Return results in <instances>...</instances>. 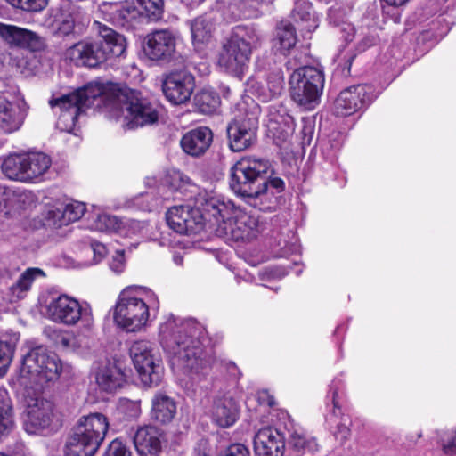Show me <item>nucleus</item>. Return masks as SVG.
Wrapping results in <instances>:
<instances>
[{"label":"nucleus","instance_id":"obj_3","mask_svg":"<svg viewBox=\"0 0 456 456\" xmlns=\"http://www.w3.org/2000/svg\"><path fill=\"white\" fill-rule=\"evenodd\" d=\"M121 91L114 85L90 83L71 94L51 100L49 103L58 115L57 128L68 133L72 132L78 116L98 99L110 112H114L115 95Z\"/></svg>","mask_w":456,"mask_h":456},{"label":"nucleus","instance_id":"obj_25","mask_svg":"<svg viewBox=\"0 0 456 456\" xmlns=\"http://www.w3.org/2000/svg\"><path fill=\"white\" fill-rule=\"evenodd\" d=\"M239 411L237 402L232 396L224 395L217 396L214 400L211 417L216 425L222 428H228L236 422Z\"/></svg>","mask_w":456,"mask_h":456},{"label":"nucleus","instance_id":"obj_37","mask_svg":"<svg viewBox=\"0 0 456 456\" xmlns=\"http://www.w3.org/2000/svg\"><path fill=\"white\" fill-rule=\"evenodd\" d=\"M275 40L283 54L296 45L297 41L296 30L290 22L282 20L277 25Z\"/></svg>","mask_w":456,"mask_h":456},{"label":"nucleus","instance_id":"obj_53","mask_svg":"<svg viewBox=\"0 0 456 456\" xmlns=\"http://www.w3.org/2000/svg\"><path fill=\"white\" fill-rule=\"evenodd\" d=\"M258 400L260 401V403H266L269 406L274 404L273 398L271 397L265 391L258 394Z\"/></svg>","mask_w":456,"mask_h":456},{"label":"nucleus","instance_id":"obj_35","mask_svg":"<svg viewBox=\"0 0 456 456\" xmlns=\"http://www.w3.org/2000/svg\"><path fill=\"white\" fill-rule=\"evenodd\" d=\"M288 445L294 453V456H301L306 452H314L318 448L314 438L307 437L303 432L297 430L289 432Z\"/></svg>","mask_w":456,"mask_h":456},{"label":"nucleus","instance_id":"obj_59","mask_svg":"<svg viewBox=\"0 0 456 456\" xmlns=\"http://www.w3.org/2000/svg\"><path fill=\"white\" fill-rule=\"evenodd\" d=\"M246 104H248V103H247V102H244L240 103V104H239L240 110H245V105H246Z\"/></svg>","mask_w":456,"mask_h":456},{"label":"nucleus","instance_id":"obj_14","mask_svg":"<svg viewBox=\"0 0 456 456\" xmlns=\"http://www.w3.org/2000/svg\"><path fill=\"white\" fill-rule=\"evenodd\" d=\"M259 107L251 101V109L245 117H236L227 126L230 148L241 151L250 147L256 137Z\"/></svg>","mask_w":456,"mask_h":456},{"label":"nucleus","instance_id":"obj_44","mask_svg":"<svg viewBox=\"0 0 456 456\" xmlns=\"http://www.w3.org/2000/svg\"><path fill=\"white\" fill-rule=\"evenodd\" d=\"M12 6L24 12H37L44 10L48 0H6Z\"/></svg>","mask_w":456,"mask_h":456},{"label":"nucleus","instance_id":"obj_57","mask_svg":"<svg viewBox=\"0 0 456 456\" xmlns=\"http://www.w3.org/2000/svg\"><path fill=\"white\" fill-rule=\"evenodd\" d=\"M311 13L309 12H306L302 17V20H311Z\"/></svg>","mask_w":456,"mask_h":456},{"label":"nucleus","instance_id":"obj_28","mask_svg":"<svg viewBox=\"0 0 456 456\" xmlns=\"http://www.w3.org/2000/svg\"><path fill=\"white\" fill-rule=\"evenodd\" d=\"M0 37L11 46L35 47L38 36L26 28L0 22Z\"/></svg>","mask_w":456,"mask_h":456},{"label":"nucleus","instance_id":"obj_54","mask_svg":"<svg viewBox=\"0 0 456 456\" xmlns=\"http://www.w3.org/2000/svg\"><path fill=\"white\" fill-rule=\"evenodd\" d=\"M381 3H385L388 6L401 7L404 5L409 0H380Z\"/></svg>","mask_w":456,"mask_h":456},{"label":"nucleus","instance_id":"obj_7","mask_svg":"<svg viewBox=\"0 0 456 456\" xmlns=\"http://www.w3.org/2000/svg\"><path fill=\"white\" fill-rule=\"evenodd\" d=\"M112 115L126 129H134L155 124L159 119V110L149 100L137 91L124 89L118 92L113 102Z\"/></svg>","mask_w":456,"mask_h":456},{"label":"nucleus","instance_id":"obj_61","mask_svg":"<svg viewBox=\"0 0 456 456\" xmlns=\"http://www.w3.org/2000/svg\"><path fill=\"white\" fill-rule=\"evenodd\" d=\"M416 436H417V438H419L421 436V434L420 433H417Z\"/></svg>","mask_w":456,"mask_h":456},{"label":"nucleus","instance_id":"obj_9","mask_svg":"<svg viewBox=\"0 0 456 456\" xmlns=\"http://www.w3.org/2000/svg\"><path fill=\"white\" fill-rule=\"evenodd\" d=\"M147 295L151 298L150 303L137 296L130 295L128 289L124 290L114 307L115 323L128 332H135L144 327L150 316V307L159 305L154 294L148 291Z\"/></svg>","mask_w":456,"mask_h":456},{"label":"nucleus","instance_id":"obj_22","mask_svg":"<svg viewBox=\"0 0 456 456\" xmlns=\"http://www.w3.org/2000/svg\"><path fill=\"white\" fill-rule=\"evenodd\" d=\"M254 449L256 456H283L285 437L276 428H261L255 435Z\"/></svg>","mask_w":456,"mask_h":456},{"label":"nucleus","instance_id":"obj_24","mask_svg":"<svg viewBox=\"0 0 456 456\" xmlns=\"http://www.w3.org/2000/svg\"><path fill=\"white\" fill-rule=\"evenodd\" d=\"M163 432L152 425L140 427L133 441L137 452L142 456H155L161 451Z\"/></svg>","mask_w":456,"mask_h":456},{"label":"nucleus","instance_id":"obj_36","mask_svg":"<svg viewBox=\"0 0 456 456\" xmlns=\"http://www.w3.org/2000/svg\"><path fill=\"white\" fill-rule=\"evenodd\" d=\"M55 343L63 349L79 352L89 346V334H75L73 332H59Z\"/></svg>","mask_w":456,"mask_h":456},{"label":"nucleus","instance_id":"obj_46","mask_svg":"<svg viewBox=\"0 0 456 456\" xmlns=\"http://www.w3.org/2000/svg\"><path fill=\"white\" fill-rule=\"evenodd\" d=\"M12 346L8 343L0 341V378L7 372L12 362Z\"/></svg>","mask_w":456,"mask_h":456},{"label":"nucleus","instance_id":"obj_62","mask_svg":"<svg viewBox=\"0 0 456 456\" xmlns=\"http://www.w3.org/2000/svg\"><path fill=\"white\" fill-rule=\"evenodd\" d=\"M298 15L299 16V12L298 11H296V14L295 16Z\"/></svg>","mask_w":456,"mask_h":456},{"label":"nucleus","instance_id":"obj_49","mask_svg":"<svg viewBox=\"0 0 456 456\" xmlns=\"http://www.w3.org/2000/svg\"><path fill=\"white\" fill-rule=\"evenodd\" d=\"M442 447L445 454L453 455L456 453V429L442 438Z\"/></svg>","mask_w":456,"mask_h":456},{"label":"nucleus","instance_id":"obj_42","mask_svg":"<svg viewBox=\"0 0 456 456\" xmlns=\"http://www.w3.org/2000/svg\"><path fill=\"white\" fill-rule=\"evenodd\" d=\"M137 4L145 12L152 20H159L164 10L163 0H135Z\"/></svg>","mask_w":456,"mask_h":456},{"label":"nucleus","instance_id":"obj_27","mask_svg":"<svg viewBox=\"0 0 456 456\" xmlns=\"http://www.w3.org/2000/svg\"><path fill=\"white\" fill-rule=\"evenodd\" d=\"M93 26L101 37L98 42L102 44L106 53V61L123 55L126 45V39L122 35L99 21H94Z\"/></svg>","mask_w":456,"mask_h":456},{"label":"nucleus","instance_id":"obj_41","mask_svg":"<svg viewBox=\"0 0 456 456\" xmlns=\"http://www.w3.org/2000/svg\"><path fill=\"white\" fill-rule=\"evenodd\" d=\"M74 16L69 12H61L53 23V31L56 36L65 37L75 31Z\"/></svg>","mask_w":456,"mask_h":456},{"label":"nucleus","instance_id":"obj_20","mask_svg":"<svg viewBox=\"0 0 456 456\" xmlns=\"http://www.w3.org/2000/svg\"><path fill=\"white\" fill-rule=\"evenodd\" d=\"M91 375L99 389L107 393L117 391L126 381L122 370L109 361L94 363Z\"/></svg>","mask_w":456,"mask_h":456},{"label":"nucleus","instance_id":"obj_5","mask_svg":"<svg viewBox=\"0 0 456 456\" xmlns=\"http://www.w3.org/2000/svg\"><path fill=\"white\" fill-rule=\"evenodd\" d=\"M207 213L218 224L224 234L235 241H251L263 232L257 217L235 201H206Z\"/></svg>","mask_w":456,"mask_h":456},{"label":"nucleus","instance_id":"obj_47","mask_svg":"<svg viewBox=\"0 0 456 456\" xmlns=\"http://www.w3.org/2000/svg\"><path fill=\"white\" fill-rule=\"evenodd\" d=\"M218 456H250V452L243 444L236 443L221 451Z\"/></svg>","mask_w":456,"mask_h":456},{"label":"nucleus","instance_id":"obj_6","mask_svg":"<svg viewBox=\"0 0 456 456\" xmlns=\"http://www.w3.org/2000/svg\"><path fill=\"white\" fill-rule=\"evenodd\" d=\"M261 43L262 35L256 27H234L222 46L218 58L219 65L232 72H242L249 63L253 52L261 45Z\"/></svg>","mask_w":456,"mask_h":456},{"label":"nucleus","instance_id":"obj_16","mask_svg":"<svg viewBox=\"0 0 456 456\" xmlns=\"http://www.w3.org/2000/svg\"><path fill=\"white\" fill-rule=\"evenodd\" d=\"M370 90L366 85H356L341 91L334 102V114L346 117L362 110L370 100Z\"/></svg>","mask_w":456,"mask_h":456},{"label":"nucleus","instance_id":"obj_11","mask_svg":"<svg viewBox=\"0 0 456 456\" xmlns=\"http://www.w3.org/2000/svg\"><path fill=\"white\" fill-rule=\"evenodd\" d=\"M47 314L51 321L64 326L71 327L80 323L86 332H90L94 323L89 305L81 304L76 298L64 294L50 301Z\"/></svg>","mask_w":456,"mask_h":456},{"label":"nucleus","instance_id":"obj_26","mask_svg":"<svg viewBox=\"0 0 456 456\" xmlns=\"http://www.w3.org/2000/svg\"><path fill=\"white\" fill-rule=\"evenodd\" d=\"M212 140V131L206 126H200L187 132L182 137L180 144L185 153L198 157L206 152Z\"/></svg>","mask_w":456,"mask_h":456},{"label":"nucleus","instance_id":"obj_58","mask_svg":"<svg viewBox=\"0 0 456 456\" xmlns=\"http://www.w3.org/2000/svg\"><path fill=\"white\" fill-rule=\"evenodd\" d=\"M5 194V190L2 187H0V200H2V197ZM3 200H9V196L6 198H3Z\"/></svg>","mask_w":456,"mask_h":456},{"label":"nucleus","instance_id":"obj_48","mask_svg":"<svg viewBox=\"0 0 456 456\" xmlns=\"http://www.w3.org/2000/svg\"><path fill=\"white\" fill-rule=\"evenodd\" d=\"M104 456H132V454L121 441L115 439L110 444Z\"/></svg>","mask_w":456,"mask_h":456},{"label":"nucleus","instance_id":"obj_10","mask_svg":"<svg viewBox=\"0 0 456 456\" xmlns=\"http://www.w3.org/2000/svg\"><path fill=\"white\" fill-rule=\"evenodd\" d=\"M291 99L305 110H314L320 102L324 86L323 73L311 66L296 69L289 78Z\"/></svg>","mask_w":456,"mask_h":456},{"label":"nucleus","instance_id":"obj_15","mask_svg":"<svg viewBox=\"0 0 456 456\" xmlns=\"http://www.w3.org/2000/svg\"><path fill=\"white\" fill-rule=\"evenodd\" d=\"M176 37L167 29L156 30L147 35L143 51L152 61H169L175 53Z\"/></svg>","mask_w":456,"mask_h":456},{"label":"nucleus","instance_id":"obj_30","mask_svg":"<svg viewBox=\"0 0 456 456\" xmlns=\"http://www.w3.org/2000/svg\"><path fill=\"white\" fill-rule=\"evenodd\" d=\"M176 413V404L173 398L163 393L156 394L151 400V417L153 420L167 424Z\"/></svg>","mask_w":456,"mask_h":456},{"label":"nucleus","instance_id":"obj_38","mask_svg":"<svg viewBox=\"0 0 456 456\" xmlns=\"http://www.w3.org/2000/svg\"><path fill=\"white\" fill-rule=\"evenodd\" d=\"M13 428L11 401L4 388H0V439Z\"/></svg>","mask_w":456,"mask_h":456},{"label":"nucleus","instance_id":"obj_1","mask_svg":"<svg viewBox=\"0 0 456 456\" xmlns=\"http://www.w3.org/2000/svg\"><path fill=\"white\" fill-rule=\"evenodd\" d=\"M71 367L63 364L58 355L48 353L42 346L31 349L21 361V365L12 379L17 390L24 389L26 417L24 428L28 434L52 431L60 427V420L54 412L53 403L39 395H31V390L55 380L62 372H69Z\"/></svg>","mask_w":456,"mask_h":456},{"label":"nucleus","instance_id":"obj_50","mask_svg":"<svg viewBox=\"0 0 456 456\" xmlns=\"http://www.w3.org/2000/svg\"><path fill=\"white\" fill-rule=\"evenodd\" d=\"M110 268L115 273H121L125 270L126 262L123 251H116L109 264Z\"/></svg>","mask_w":456,"mask_h":456},{"label":"nucleus","instance_id":"obj_18","mask_svg":"<svg viewBox=\"0 0 456 456\" xmlns=\"http://www.w3.org/2000/svg\"><path fill=\"white\" fill-rule=\"evenodd\" d=\"M194 89V77L185 72H172L163 82L162 90L166 98L173 104L186 102Z\"/></svg>","mask_w":456,"mask_h":456},{"label":"nucleus","instance_id":"obj_32","mask_svg":"<svg viewBox=\"0 0 456 456\" xmlns=\"http://www.w3.org/2000/svg\"><path fill=\"white\" fill-rule=\"evenodd\" d=\"M26 164V152L13 153L4 159L1 170L11 180L25 182Z\"/></svg>","mask_w":456,"mask_h":456},{"label":"nucleus","instance_id":"obj_23","mask_svg":"<svg viewBox=\"0 0 456 456\" xmlns=\"http://www.w3.org/2000/svg\"><path fill=\"white\" fill-rule=\"evenodd\" d=\"M26 115L25 102H12L0 96V134H11L19 131Z\"/></svg>","mask_w":456,"mask_h":456},{"label":"nucleus","instance_id":"obj_39","mask_svg":"<svg viewBox=\"0 0 456 456\" xmlns=\"http://www.w3.org/2000/svg\"><path fill=\"white\" fill-rule=\"evenodd\" d=\"M195 105L200 112L212 114L220 105L219 96L213 91L203 89L194 98Z\"/></svg>","mask_w":456,"mask_h":456},{"label":"nucleus","instance_id":"obj_34","mask_svg":"<svg viewBox=\"0 0 456 456\" xmlns=\"http://www.w3.org/2000/svg\"><path fill=\"white\" fill-rule=\"evenodd\" d=\"M25 182H32L44 175L51 166V159L42 152H26Z\"/></svg>","mask_w":456,"mask_h":456},{"label":"nucleus","instance_id":"obj_13","mask_svg":"<svg viewBox=\"0 0 456 456\" xmlns=\"http://www.w3.org/2000/svg\"><path fill=\"white\" fill-rule=\"evenodd\" d=\"M130 356L142 382L147 386L159 385L162 367L156 356L154 345L148 340L134 341L130 347Z\"/></svg>","mask_w":456,"mask_h":456},{"label":"nucleus","instance_id":"obj_2","mask_svg":"<svg viewBox=\"0 0 456 456\" xmlns=\"http://www.w3.org/2000/svg\"><path fill=\"white\" fill-rule=\"evenodd\" d=\"M159 339L172 356L174 367L194 376H205L213 363L212 357L204 350L208 340L205 328L194 319H183L173 314L167 316L159 326Z\"/></svg>","mask_w":456,"mask_h":456},{"label":"nucleus","instance_id":"obj_43","mask_svg":"<svg viewBox=\"0 0 456 456\" xmlns=\"http://www.w3.org/2000/svg\"><path fill=\"white\" fill-rule=\"evenodd\" d=\"M262 100L268 102L273 98L280 95L283 90V79L282 77L275 75L273 77H270L266 82V90L263 87Z\"/></svg>","mask_w":456,"mask_h":456},{"label":"nucleus","instance_id":"obj_55","mask_svg":"<svg viewBox=\"0 0 456 456\" xmlns=\"http://www.w3.org/2000/svg\"><path fill=\"white\" fill-rule=\"evenodd\" d=\"M183 256H174V262L177 265H183Z\"/></svg>","mask_w":456,"mask_h":456},{"label":"nucleus","instance_id":"obj_40","mask_svg":"<svg viewBox=\"0 0 456 456\" xmlns=\"http://www.w3.org/2000/svg\"><path fill=\"white\" fill-rule=\"evenodd\" d=\"M165 183L173 191H185L188 190V187H195L186 175L175 168L167 170Z\"/></svg>","mask_w":456,"mask_h":456},{"label":"nucleus","instance_id":"obj_4","mask_svg":"<svg viewBox=\"0 0 456 456\" xmlns=\"http://www.w3.org/2000/svg\"><path fill=\"white\" fill-rule=\"evenodd\" d=\"M269 167V162L263 159H241L231 169V189L237 196L247 198H256L263 194L274 197L282 192L285 189L282 179H265Z\"/></svg>","mask_w":456,"mask_h":456},{"label":"nucleus","instance_id":"obj_31","mask_svg":"<svg viewBox=\"0 0 456 456\" xmlns=\"http://www.w3.org/2000/svg\"><path fill=\"white\" fill-rule=\"evenodd\" d=\"M338 381L333 380L330 387L329 392V395H331L333 410L331 413L327 417V421L330 425H336L337 430L335 431V436H337L338 439L344 440L350 435V429L348 428L346 420L344 419L343 418H341L340 421H338L341 415V410L338 404Z\"/></svg>","mask_w":456,"mask_h":456},{"label":"nucleus","instance_id":"obj_45","mask_svg":"<svg viewBox=\"0 0 456 456\" xmlns=\"http://www.w3.org/2000/svg\"><path fill=\"white\" fill-rule=\"evenodd\" d=\"M118 410L128 419H135L141 414L139 401H132L127 398H121L118 403Z\"/></svg>","mask_w":456,"mask_h":456},{"label":"nucleus","instance_id":"obj_29","mask_svg":"<svg viewBox=\"0 0 456 456\" xmlns=\"http://www.w3.org/2000/svg\"><path fill=\"white\" fill-rule=\"evenodd\" d=\"M192 44L200 48L210 42L215 30L214 18L211 15H201L189 21Z\"/></svg>","mask_w":456,"mask_h":456},{"label":"nucleus","instance_id":"obj_12","mask_svg":"<svg viewBox=\"0 0 456 456\" xmlns=\"http://www.w3.org/2000/svg\"><path fill=\"white\" fill-rule=\"evenodd\" d=\"M201 208L191 204L172 207L167 212V222L169 227L181 234H196L204 228V223L211 219L212 215L207 213L206 201H200Z\"/></svg>","mask_w":456,"mask_h":456},{"label":"nucleus","instance_id":"obj_33","mask_svg":"<svg viewBox=\"0 0 456 456\" xmlns=\"http://www.w3.org/2000/svg\"><path fill=\"white\" fill-rule=\"evenodd\" d=\"M45 275L44 271L37 267H29L24 271L10 287L12 300H19L25 297L34 281L39 277H45Z\"/></svg>","mask_w":456,"mask_h":456},{"label":"nucleus","instance_id":"obj_8","mask_svg":"<svg viewBox=\"0 0 456 456\" xmlns=\"http://www.w3.org/2000/svg\"><path fill=\"white\" fill-rule=\"evenodd\" d=\"M109 422L102 413L82 416L66 445V456H94L103 441Z\"/></svg>","mask_w":456,"mask_h":456},{"label":"nucleus","instance_id":"obj_21","mask_svg":"<svg viewBox=\"0 0 456 456\" xmlns=\"http://www.w3.org/2000/svg\"><path fill=\"white\" fill-rule=\"evenodd\" d=\"M82 217L88 223L89 228L94 231L120 234L126 232V223L122 218L94 204L90 205V209L86 205V210Z\"/></svg>","mask_w":456,"mask_h":456},{"label":"nucleus","instance_id":"obj_17","mask_svg":"<svg viewBox=\"0 0 456 456\" xmlns=\"http://www.w3.org/2000/svg\"><path fill=\"white\" fill-rule=\"evenodd\" d=\"M86 210L84 201H71L48 209L43 216V226L50 230H57L70 223L79 220Z\"/></svg>","mask_w":456,"mask_h":456},{"label":"nucleus","instance_id":"obj_51","mask_svg":"<svg viewBox=\"0 0 456 456\" xmlns=\"http://www.w3.org/2000/svg\"><path fill=\"white\" fill-rule=\"evenodd\" d=\"M89 250L94 255V263L100 262L107 254V248L105 245L95 240H92L90 242Z\"/></svg>","mask_w":456,"mask_h":456},{"label":"nucleus","instance_id":"obj_52","mask_svg":"<svg viewBox=\"0 0 456 456\" xmlns=\"http://www.w3.org/2000/svg\"><path fill=\"white\" fill-rule=\"evenodd\" d=\"M139 12L134 7H122L118 11L119 17L124 20L123 25H132L133 21L137 18Z\"/></svg>","mask_w":456,"mask_h":456},{"label":"nucleus","instance_id":"obj_56","mask_svg":"<svg viewBox=\"0 0 456 456\" xmlns=\"http://www.w3.org/2000/svg\"><path fill=\"white\" fill-rule=\"evenodd\" d=\"M145 183L147 185H154L156 183V179L154 177H147L145 180Z\"/></svg>","mask_w":456,"mask_h":456},{"label":"nucleus","instance_id":"obj_60","mask_svg":"<svg viewBox=\"0 0 456 456\" xmlns=\"http://www.w3.org/2000/svg\"><path fill=\"white\" fill-rule=\"evenodd\" d=\"M291 119H292V118H291V117H289V116H287V117L284 118L285 122H288L289 120H291Z\"/></svg>","mask_w":456,"mask_h":456},{"label":"nucleus","instance_id":"obj_19","mask_svg":"<svg viewBox=\"0 0 456 456\" xmlns=\"http://www.w3.org/2000/svg\"><path fill=\"white\" fill-rule=\"evenodd\" d=\"M66 57L77 66L95 68L106 61V53L98 40L80 41L66 51Z\"/></svg>","mask_w":456,"mask_h":456},{"label":"nucleus","instance_id":"obj_63","mask_svg":"<svg viewBox=\"0 0 456 456\" xmlns=\"http://www.w3.org/2000/svg\"><path fill=\"white\" fill-rule=\"evenodd\" d=\"M273 122H274V123H276V124H278V123H279V121H278V120H276V119H274V120H273Z\"/></svg>","mask_w":456,"mask_h":456}]
</instances>
